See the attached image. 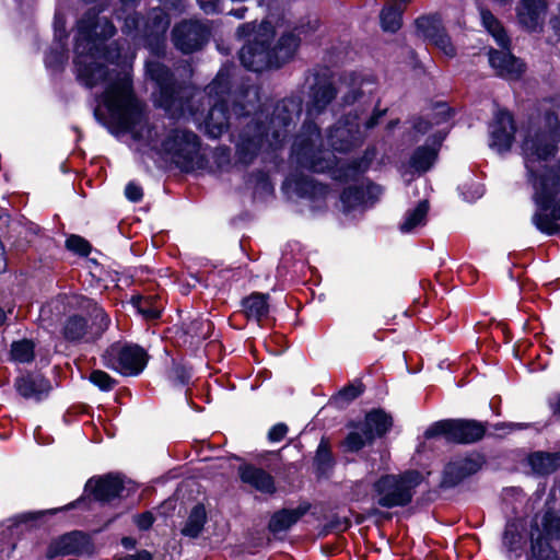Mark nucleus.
<instances>
[{"label": "nucleus", "instance_id": "423d86ee", "mask_svg": "<svg viewBox=\"0 0 560 560\" xmlns=\"http://www.w3.org/2000/svg\"><path fill=\"white\" fill-rule=\"evenodd\" d=\"M337 90L326 75L315 74L312 78L310 98L306 104L308 120L302 127L292 147L291 159L300 167L316 173L331 171L336 165L332 152L323 149V140L316 124L311 121L331 103Z\"/></svg>", "mask_w": 560, "mask_h": 560}, {"label": "nucleus", "instance_id": "f704fd0d", "mask_svg": "<svg viewBox=\"0 0 560 560\" xmlns=\"http://www.w3.org/2000/svg\"><path fill=\"white\" fill-rule=\"evenodd\" d=\"M84 539H85L84 535L80 532H73V533L67 534V535L62 536L57 541L56 547H55L56 550H52V549L49 550L48 556L55 557L58 553H61V555L77 553L80 550L81 546L83 545Z\"/></svg>", "mask_w": 560, "mask_h": 560}, {"label": "nucleus", "instance_id": "4c0bfd02", "mask_svg": "<svg viewBox=\"0 0 560 560\" xmlns=\"http://www.w3.org/2000/svg\"><path fill=\"white\" fill-rule=\"evenodd\" d=\"M480 16L482 25L493 36L497 43L502 47H506L509 44V38L498 19L490 11L485 9L480 11Z\"/></svg>", "mask_w": 560, "mask_h": 560}, {"label": "nucleus", "instance_id": "e2e57ef3", "mask_svg": "<svg viewBox=\"0 0 560 560\" xmlns=\"http://www.w3.org/2000/svg\"><path fill=\"white\" fill-rule=\"evenodd\" d=\"M340 394L349 399H353L358 396V392L354 387L347 388L343 392H341Z\"/></svg>", "mask_w": 560, "mask_h": 560}, {"label": "nucleus", "instance_id": "f257e3e1", "mask_svg": "<svg viewBox=\"0 0 560 560\" xmlns=\"http://www.w3.org/2000/svg\"><path fill=\"white\" fill-rule=\"evenodd\" d=\"M106 109L118 127L131 136L138 152L171 161L186 172L197 165L198 137L186 129L149 125L144 105L136 97L127 74L119 77L116 89L107 92Z\"/></svg>", "mask_w": 560, "mask_h": 560}, {"label": "nucleus", "instance_id": "052dcab7", "mask_svg": "<svg viewBox=\"0 0 560 560\" xmlns=\"http://www.w3.org/2000/svg\"><path fill=\"white\" fill-rule=\"evenodd\" d=\"M246 12H247V8L246 7H241L238 9L231 10L229 12V14L235 16L236 19H244Z\"/></svg>", "mask_w": 560, "mask_h": 560}, {"label": "nucleus", "instance_id": "a878e982", "mask_svg": "<svg viewBox=\"0 0 560 560\" xmlns=\"http://www.w3.org/2000/svg\"><path fill=\"white\" fill-rule=\"evenodd\" d=\"M547 9V3L520 1L516 8L518 23L528 31H537L544 23Z\"/></svg>", "mask_w": 560, "mask_h": 560}, {"label": "nucleus", "instance_id": "6ab92c4d", "mask_svg": "<svg viewBox=\"0 0 560 560\" xmlns=\"http://www.w3.org/2000/svg\"><path fill=\"white\" fill-rule=\"evenodd\" d=\"M489 62L497 74L506 80H517L524 72V63L505 50L490 51Z\"/></svg>", "mask_w": 560, "mask_h": 560}, {"label": "nucleus", "instance_id": "9b49d317", "mask_svg": "<svg viewBox=\"0 0 560 560\" xmlns=\"http://www.w3.org/2000/svg\"><path fill=\"white\" fill-rule=\"evenodd\" d=\"M392 427V419L380 410L371 411L365 420L355 427L345 440V446L350 452H357L385 434Z\"/></svg>", "mask_w": 560, "mask_h": 560}, {"label": "nucleus", "instance_id": "f03ea898", "mask_svg": "<svg viewBox=\"0 0 560 560\" xmlns=\"http://www.w3.org/2000/svg\"><path fill=\"white\" fill-rule=\"evenodd\" d=\"M560 139V119L546 112L537 125L522 135L521 150L528 179L534 188L536 210L532 221L547 235L560 232V165L556 160Z\"/></svg>", "mask_w": 560, "mask_h": 560}, {"label": "nucleus", "instance_id": "bf43d9fd", "mask_svg": "<svg viewBox=\"0 0 560 560\" xmlns=\"http://www.w3.org/2000/svg\"><path fill=\"white\" fill-rule=\"evenodd\" d=\"M415 129L420 133H425L430 129V124L427 120L419 119L415 124Z\"/></svg>", "mask_w": 560, "mask_h": 560}, {"label": "nucleus", "instance_id": "774afa93", "mask_svg": "<svg viewBox=\"0 0 560 560\" xmlns=\"http://www.w3.org/2000/svg\"><path fill=\"white\" fill-rule=\"evenodd\" d=\"M122 544L125 547H131L132 546V541L130 538H124L122 539Z\"/></svg>", "mask_w": 560, "mask_h": 560}, {"label": "nucleus", "instance_id": "de8ad7c7", "mask_svg": "<svg viewBox=\"0 0 560 560\" xmlns=\"http://www.w3.org/2000/svg\"><path fill=\"white\" fill-rule=\"evenodd\" d=\"M125 196L128 200L138 202L143 196L142 188L135 182H130L125 188Z\"/></svg>", "mask_w": 560, "mask_h": 560}, {"label": "nucleus", "instance_id": "f3484780", "mask_svg": "<svg viewBox=\"0 0 560 560\" xmlns=\"http://www.w3.org/2000/svg\"><path fill=\"white\" fill-rule=\"evenodd\" d=\"M545 533L536 539L532 535V560H560L556 551L550 547L548 540L558 535L560 520L553 514L544 516Z\"/></svg>", "mask_w": 560, "mask_h": 560}, {"label": "nucleus", "instance_id": "412c9836", "mask_svg": "<svg viewBox=\"0 0 560 560\" xmlns=\"http://www.w3.org/2000/svg\"><path fill=\"white\" fill-rule=\"evenodd\" d=\"M54 30L56 47L46 55L45 62L47 67L57 69L67 60L66 39L68 35L66 32V19L60 12H57L55 15Z\"/></svg>", "mask_w": 560, "mask_h": 560}, {"label": "nucleus", "instance_id": "0eeeda50", "mask_svg": "<svg viewBox=\"0 0 560 560\" xmlns=\"http://www.w3.org/2000/svg\"><path fill=\"white\" fill-rule=\"evenodd\" d=\"M237 34L241 37L253 34V38L242 47L240 59L245 68L255 72L280 67L293 57L301 42L300 31L294 30L282 34L271 47L275 31L269 22L260 23L257 28L250 23L242 24Z\"/></svg>", "mask_w": 560, "mask_h": 560}, {"label": "nucleus", "instance_id": "1a4fd4ad", "mask_svg": "<svg viewBox=\"0 0 560 560\" xmlns=\"http://www.w3.org/2000/svg\"><path fill=\"white\" fill-rule=\"evenodd\" d=\"M421 479L422 477L418 471L382 477L374 485L378 495V504L384 508L408 504L412 498V490L421 482Z\"/></svg>", "mask_w": 560, "mask_h": 560}, {"label": "nucleus", "instance_id": "5701e85b", "mask_svg": "<svg viewBox=\"0 0 560 560\" xmlns=\"http://www.w3.org/2000/svg\"><path fill=\"white\" fill-rule=\"evenodd\" d=\"M444 136L440 132L432 135L428 142L419 147L410 159V167L417 172H427L434 163L438 156L439 147Z\"/></svg>", "mask_w": 560, "mask_h": 560}, {"label": "nucleus", "instance_id": "7c9ffc66", "mask_svg": "<svg viewBox=\"0 0 560 560\" xmlns=\"http://www.w3.org/2000/svg\"><path fill=\"white\" fill-rule=\"evenodd\" d=\"M409 0H389L381 12V24L384 31L396 32L401 26V12Z\"/></svg>", "mask_w": 560, "mask_h": 560}, {"label": "nucleus", "instance_id": "79ce46f5", "mask_svg": "<svg viewBox=\"0 0 560 560\" xmlns=\"http://www.w3.org/2000/svg\"><path fill=\"white\" fill-rule=\"evenodd\" d=\"M89 378L92 384L105 392L113 389L116 385V381L102 370L92 371Z\"/></svg>", "mask_w": 560, "mask_h": 560}, {"label": "nucleus", "instance_id": "4d7b16f0", "mask_svg": "<svg viewBox=\"0 0 560 560\" xmlns=\"http://www.w3.org/2000/svg\"><path fill=\"white\" fill-rule=\"evenodd\" d=\"M120 560H151V555L148 551H141L136 555H129Z\"/></svg>", "mask_w": 560, "mask_h": 560}, {"label": "nucleus", "instance_id": "a19ab883", "mask_svg": "<svg viewBox=\"0 0 560 560\" xmlns=\"http://www.w3.org/2000/svg\"><path fill=\"white\" fill-rule=\"evenodd\" d=\"M11 355L14 361L31 362L34 359V343L30 340L14 342L11 347Z\"/></svg>", "mask_w": 560, "mask_h": 560}, {"label": "nucleus", "instance_id": "72a5a7b5", "mask_svg": "<svg viewBox=\"0 0 560 560\" xmlns=\"http://www.w3.org/2000/svg\"><path fill=\"white\" fill-rule=\"evenodd\" d=\"M170 26L168 15L160 8L153 9L149 19L143 26V34L145 36L159 37L164 35Z\"/></svg>", "mask_w": 560, "mask_h": 560}, {"label": "nucleus", "instance_id": "5fc2aeb1", "mask_svg": "<svg viewBox=\"0 0 560 560\" xmlns=\"http://www.w3.org/2000/svg\"><path fill=\"white\" fill-rule=\"evenodd\" d=\"M60 301L56 300L40 308V318L45 320L51 313L52 308L59 310Z\"/></svg>", "mask_w": 560, "mask_h": 560}, {"label": "nucleus", "instance_id": "7ed1b4c3", "mask_svg": "<svg viewBox=\"0 0 560 560\" xmlns=\"http://www.w3.org/2000/svg\"><path fill=\"white\" fill-rule=\"evenodd\" d=\"M116 26L105 10L90 9L77 23L74 36V69L78 80L86 88L103 86L101 102L106 107L107 92L118 85V78L127 74L130 82V58L121 55L118 40L107 44L116 34Z\"/></svg>", "mask_w": 560, "mask_h": 560}, {"label": "nucleus", "instance_id": "c756f323", "mask_svg": "<svg viewBox=\"0 0 560 560\" xmlns=\"http://www.w3.org/2000/svg\"><path fill=\"white\" fill-rule=\"evenodd\" d=\"M429 203L427 200L420 201L415 208L406 211L404 219L399 225L402 233H412L418 228L425 225Z\"/></svg>", "mask_w": 560, "mask_h": 560}, {"label": "nucleus", "instance_id": "bb28decb", "mask_svg": "<svg viewBox=\"0 0 560 560\" xmlns=\"http://www.w3.org/2000/svg\"><path fill=\"white\" fill-rule=\"evenodd\" d=\"M451 441L457 443H474L486 432L482 423L474 420H451Z\"/></svg>", "mask_w": 560, "mask_h": 560}, {"label": "nucleus", "instance_id": "393cba45", "mask_svg": "<svg viewBox=\"0 0 560 560\" xmlns=\"http://www.w3.org/2000/svg\"><path fill=\"white\" fill-rule=\"evenodd\" d=\"M243 483L261 493H273L276 490L273 478L270 474L253 465H244L238 468Z\"/></svg>", "mask_w": 560, "mask_h": 560}, {"label": "nucleus", "instance_id": "37998d69", "mask_svg": "<svg viewBox=\"0 0 560 560\" xmlns=\"http://www.w3.org/2000/svg\"><path fill=\"white\" fill-rule=\"evenodd\" d=\"M451 420H442L430 425L425 432V439H432L439 435H444L446 440L451 441Z\"/></svg>", "mask_w": 560, "mask_h": 560}, {"label": "nucleus", "instance_id": "dca6fc26", "mask_svg": "<svg viewBox=\"0 0 560 560\" xmlns=\"http://www.w3.org/2000/svg\"><path fill=\"white\" fill-rule=\"evenodd\" d=\"M482 464V457L476 453L457 456L446 465L443 483L448 487L456 486L466 477L477 472Z\"/></svg>", "mask_w": 560, "mask_h": 560}, {"label": "nucleus", "instance_id": "603ef678", "mask_svg": "<svg viewBox=\"0 0 560 560\" xmlns=\"http://www.w3.org/2000/svg\"><path fill=\"white\" fill-rule=\"evenodd\" d=\"M518 539H520V536L517 534L512 533L509 528L505 530L503 540H504V544L506 546H509L511 551H514L518 548V546H517Z\"/></svg>", "mask_w": 560, "mask_h": 560}, {"label": "nucleus", "instance_id": "3c124183", "mask_svg": "<svg viewBox=\"0 0 560 560\" xmlns=\"http://www.w3.org/2000/svg\"><path fill=\"white\" fill-rule=\"evenodd\" d=\"M133 521L140 529H148L153 524V515L150 512H145L136 515Z\"/></svg>", "mask_w": 560, "mask_h": 560}, {"label": "nucleus", "instance_id": "e433bc0d", "mask_svg": "<svg viewBox=\"0 0 560 560\" xmlns=\"http://www.w3.org/2000/svg\"><path fill=\"white\" fill-rule=\"evenodd\" d=\"M140 0H119L122 5V14L116 12L118 20L124 19V25L121 27L122 33L130 35L132 32L140 28V20L137 14L131 10L139 3Z\"/></svg>", "mask_w": 560, "mask_h": 560}, {"label": "nucleus", "instance_id": "f8f14e48", "mask_svg": "<svg viewBox=\"0 0 560 560\" xmlns=\"http://www.w3.org/2000/svg\"><path fill=\"white\" fill-rule=\"evenodd\" d=\"M93 324L88 325L83 317L72 316L68 318L63 326V336L66 339L91 341L98 338L108 327L109 318L103 308L94 306Z\"/></svg>", "mask_w": 560, "mask_h": 560}, {"label": "nucleus", "instance_id": "0e129e2a", "mask_svg": "<svg viewBox=\"0 0 560 560\" xmlns=\"http://www.w3.org/2000/svg\"><path fill=\"white\" fill-rule=\"evenodd\" d=\"M163 5L172 9L179 7L182 0H159Z\"/></svg>", "mask_w": 560, "mask_h": 560}, {"label": "nucleus", "instance_id": "58836bf2", "mask_svg": "<svg viewBox=\"0 0 560 560\" xmlns=\"http://www.w3.org/2000/svg\"><path fill=\"white\" fill-rule=\"evenodd\" d=\"M416 25L418 32L430 42L444 32L441 19L438 15L421 16L416 21Z\"/></svg>", "mask_w": 560, "mask_h": 560}, {"label": "nucleus", "instance_id": "9d476101", "mask_svg": "<svg viewBox=\"0 0 560 560\" xmlns=\"http://www.w3.org/2000/svg\"><path fill=\"white\" fill-rule=\"evenodd\" d=\"M103 364L121 375H138L147 364V354L136 345L116 342L108 347L102 355Z\"/></svg>", "mask_w": 560, "mask_h": 560}, {"label": "nucleus", "instance_id": "69168bd1", "mask_svg": "<svg viewBox=\"0 0 560 560\" xmlns=\"http://www.w3.org/2000/svg\"><path fill=\"white\" fill-rule=\"evenodd\" d=\"M7 315L5 312L0 307V326L5 322Z\"/></svg>", "mask_w": 560, "mask_h": 560}, {"label": "nucleus", "instance_id": "680f3d73", "mask_svg": "<svg viewBox=\"0 0 560 560\" xmlns=\"http://www.w3.org/2000/svg\"><path fill=\"white\" fill-rule=\"evenodd\" d=\"M174 372L176 373L182 384L188 381L189 374H187L186 371H184L183 369L176 368Z\"/></svg>", "mask_w": 560, "mask_h": 560}, {"label": "nucleus", "instance_id": "09e8293b", "mask_svg": "<svg viewBox=\"0 0 560 560\" xmlns=\"http://www.w3.org/2000/svg\"><path fill=\"white\" fill-rule=\"evenodd\" d=\"M288 427L284 423H278L273 425L268 433L270 442H280L287 434Z\"/></svg>", "mask_w": 560, "mask_h": 560}, {"label": "nucleus", "instance_id": "20e7f679", "mask_svg": "<svg viewBox=\"0 0 560 560\" xmlns=\"http://www.w3.org/2000/svg\"><path fill=\"white\" fill-rule=\"evenodd\" d=\"M145 74L156 85L154 103L172 116L190 117L211 138H219L230 126V73L221 69L205 92L194 93L187 102L176 89L170 70L159 61H147Z\"/></svg>", "mask_w": 560, "mask_h": 560}, {"label": "nucleus", "instance_id": "2f4dec72", "mask_svg": "<svg viewBox=\"0 0 560 560\" xmlns=\"http://www.w3.org/2000/svg\"><path fill=\"white\" fill-rule=\"evenodd\" d=\"M305 513L303 509L282 510L275 513L269 522V529L272 533L288 530Z\"/></svg>", "mask_w": 560, "mask_h": 560}, {"label": "nucleus", "instance_id": "b1692460", "mask_svg": "<svg viewBox=\"0 0 560 560\" xmlns=\"http://www.w3.org/2000/svg\"><path fill=\"white\" fill-rule=\"evenodd\" d=\"M15 388L24 398L38 401L48 395L50 384L39 374H27L16 378Z\"/></svg>", "mask_w": 560, "mask_h": 560}, {"label": "nucleus", "instance_id": "39448f33", "mask_svg": "<svg viewBox=\"0 0 560 560\" xmlns=\"http://www.w3.org/2000/svg\"><path fill=\"white\" fill-rule=\"evenodd\" d=\"M234 114L242 121L243 129L235 137L236 156L238 162L247 165L262 152L276 150L288 135L289 126L301 113L300 102L288 98L277 103L271 116L264 110L248 118L244 107L235 105Z\"/></svg>", "mask_w": 560, "mask_h": 560}, {"label": "nucleus", "instance_id": "4be33fe9", "mask_svg": "<svg viewBox=\"0 0 560 560\" xmlns=\"http://www.w3.org/2000/svg\"><path fill=\"white\" fill-rule=\"evenodd\" d=\"M124 488V480L117 475L92 478L86 483V489L94 494L95 499L104 502L121 497Z\"/></svg>", "mask_w": 560, "mask_h": 560}, {"label": "nucleus", "instance_id": "a18cd8bd", "mask_svg": "<svg viewBox=\"0 0 560 560\" xmlns=\"http://www.w3.org/2000/svg\"><path fill=\"white\" fill-rule=\"evenodd\" d=\"M431 43L447 57H454L456 54V49L445 32H442L439 36L434 37Z\"/></svg>", "mask_w": 560, "mask_h": 560}, {"label": "nucleus", "instance_id": "2eb2a0df", "mask_svg": "<svg viewBox=\"0 0 560 560\" xmlns=\"http://www.w3.org/2000/svg\"><path fill=\"white\" fill-rule=\"evenodd\" d=\"M515 126L509 112L499 109L490 125V147L499 153L511 149Z\"/></svg>", "mask_w": 560, "mask_h": 560}, {"label": "nucleus", "instance_id": "49530a36", "mask_svg": "<svg viewBox=\"0 0 560 560\" xmlns=\"http://www.w3.org/2000/svg\"><path fill=\"white\" fill-rule=\"evenodd\" d=\"M431 43L447 57H454L456 54V49L445 32H442L439 36L434 37Z\"/></svg>", "mask_w": 560, "mask_h": 560}, {"label": "nucleus", "instance_id": "6e6d98bb", "mask_svg": "<svg viewBox=\"0 0 560 560\" xmlns=\"http://www.w3.org/2000/svg\"><path fill=\"white\" fill-rule=\"evenodd\" d=\"M549 408L553 415L560 416V394H556L548 399Z\"/></svg>", "mask_w": 560, "mask_h": 560}, {"label": "nucleus", "instance_id": "a211bd4d", "mask_svg": "<svg viewBox=\"0 0 560 560\" xmlns=\"http://www.w3.org/2000/svg\"><path fill=\"white\" fill-rule=\"evenodd\" d=\"M343 84L345 90L340 88L339 91L342 93L341 100L345 105L358 103L360 106H364L372 103L371 96L376 89L373 81L351 74L349 82Z\"/></svg>", "mask_w": 560, "mask_h": 560}, {"label": "nucleus", "instance_id": "6e6552de", "mask_svg": "<svg viewBox=\"0 0 560 560\" xmlns=\"http://www.w3.org/2000/svg\"><path fill=\"white\" fill-rule=\"evenodd\" d=\"M386 109H375L371 117L360 122L357 110L348 113L345 119H340L327 136L329 145L339 152H346L362 143L366 132L378 125L380 119L385 115Z\"/></svg>", "mask_w": 560, "mask_h": 560}, {"label": "nucleus", "instance_id": "13d9d810", "mask_svg": "<svg viewBox=\"0 0 560 560\" xmlns=\"http://www.w3.org/2000/svg\"><path fill=\"white\" fill-rule=\"evenodd\" d=\"M34 517H35L34 513H24V514H20L18 516H15L12 520V522H13V525H19L20 523H27L30 520H32Z\"/></svg>", "mask_w": 560, "mask_h": 560}, {"label": "nucleus", "instance_id": "cd10ccee", "mask_svg": "<svg viewBox=\"0 0 560 560\" xmlns=\"http://www.w3.org/2000/svg\"><path fill=\"white\" fill-rule=\"evenodd\" d=\"M284 188L294 191L300 197L316 198L326 194V187L313 180L310 176L291 175L284 182Z\"/></svg>", "mask_w": 560, "mask_h": 560}, {"label": "nucleus", "instance_id": "864d4df0", "mask_svg": "<svg viewBox=\"0 0 560 560\" xmlns=\"http://www.w3.org/2000/svg\"><path fill=\"white\" fill-rule=\"evenodd\" d=\"M316 458L318 462H322V463L329 462V458H330L329 451L323 441L318 445Z\"/></svg>", "mask_w": 560, "mask_h": 560}, {"label": "nucleus", "instance_id": "c85d7f7f", "mask_svg": "<svg viewBox=\"0 0 560 560\" xmlns=\"http://www.w3.org/2000/svg\"><path fill=\"white\" fill-rule=\"evenodd\" d=\"M528 465L535 474H552L560 468V452H535L528 456Z\"/></svg>", "mask_w": 560, "mask_h": 560}, {"label": "nucleus", "instance_id": "ea45409f", "mask_svg": "<svg viewBox=\"0 0 560 560\" xmlns=\"http://www.w3.org/2000/svg\"><path fill=\"white\" fill-rule=\"evenodd\" d=\"M132 305L137 312L141 314L145 319H156L161 315V305H158L151 299L141 296L133 298Z\"/></svg>", "mask_w": 560, "mask_h": 560}, {"label": "nucleus", "instance_id": "aec40b11", "mask_svg": "<svg viewBox=\"0 0 560 560\" xmlns=\"http://www.w3.org/2000/svg\"><path fill=\"white\" fill-rule=\"evenodd\" d=\"M489 62L497 74L506 80H517L524 72V63L505 50L490 51Z\"/></svg>", "mask_w": 560, "mask_h": 560}, {"label": "nucleus", "instance_id": "8fccbe9b", "mask_svg": "<svg viewBox=\"0 0 560 560\" xmlns=\"http://www.w3.org/2000/svg\"><path fill=\"white\" fill-rule=\"evenodd\" d=\"M199 5L207 14H214L222 11L220 0H200Z\"/></svg>", "mask_w": 560, "mask_h": 560}, {"label": "nucleus", "instance_id": "473e14b6", "mask_svg": "<svg viewBox=\"0 0 560 560\" xmlns=\"http://www.w3.org/2000/svg\"><path fill=\"white\" fill-rule=\"evenodd\" d=\"M268 295L261 293H254L243 301V307L248 318L260 320L266 317L269 312L267 302Z\"/></svg>", "mask_w": 560, "mask_h": 560}, {"label": "nucleus", "instance_id": "c03bdc74", "mask_svg": "<svg viewBox=\"0 0 560 560\" xmlns=\"http://www.w3.org/2000/svg\"><path fill=\"white\" fill-rule=\"evenodd\" d=\"M66 246L69 250L81 256H88L90 254V244L78 235L69 236L66 241Z\"/></svg>", "mask_w": 560, "mask_h": 560}, {"label": "nucleus", "instance_id": "ddd939ff", "mask_svg": "<svg viewBox=\"0 0 560 560\" xmlns=\"http://www.w3.org/2000/svg\"><path fill=\"white\" fill-rule=\"evenodd\" d=\"M209 38V28L199 21L188 20L178 23L172 32V39L184 54L199 50Z\"/></svg>", "mask_w": 560, "mask_h": 560}, {"label": "nucleus", "instance_id": "338daca9", "mask_svg": "<svg viewBox=\"0 0 560 560\" xmlns=\"http://www.w3.org/2000/svg\"><path fill=\"white\" fill-rule=\"evenodd\" d=\"M499 5H508L511 4L512 0H493Z\"/></svg>", "mask_w": 560, "mask_h": 560}, {"label": "nucleus", "instance_id": "4468645a", "mask_svg": "<svg viewBox=\"0 0 560 560\" xmlns=\"http://www.w3.org/2000/svg\"><path fill=\"white\" fill-rule=\"evenodd\" d=\"M382 195V188L375 184L366 183L348 187L341 195L343 212L364 211L372 207Z\"/></svg>", "mask_w": 560, "mask_h": 560}, {"label": "nucleus", "instance_id": "c9c22d12", "mask_svg": "<svg viewBox=\"0 0 560 560\" xmlns=\"http://www.w3.org/2000/svg\"><path fill=\"white\" fill-rule=\"evenodd\" d=\"M206 518L207 515L205 508L200 504L194 506L184 527L182 528V534L190 538L198 537L203 528Z\"/></svg>", "mask_w": 560, "mask_h": 560}]
</instances>
